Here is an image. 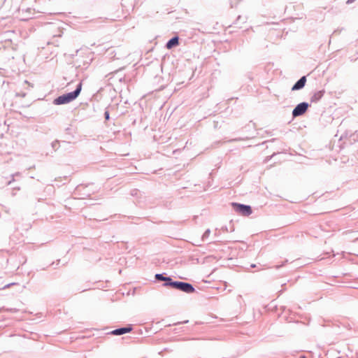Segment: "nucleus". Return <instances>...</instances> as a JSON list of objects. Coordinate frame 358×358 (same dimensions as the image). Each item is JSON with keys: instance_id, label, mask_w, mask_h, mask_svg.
Masks as SVG:
<instances>
[{"instance_id": "1", "label": "nucleus", "mask_w": 358, "mask_h": 358, "mask_svg": "<svg viewBox=\"0 0 358 358\" xmlns=\"http://www.w3.org/2000/svg\"><path fill=\"white\" fill-rule=\"evenodd\" d=\"M155 278L157 280L166 281L164 285L171 289H179L181 291H194V288L189 283L183 282H171V279L170 278H165L162 274H157Z\"/></svg>"}, {"instance_id": "2", "label": "nucleus", "mask_w": 358, "mask_h": 358, "mask_svg": "<svg viewBox=\"0 0 358 358\" xmlns=\"http://www.w3.org/2000/svg\"><path fill=\"white\" fill-rule=\"evenodd\" d=\"M82 87V84L80 83L77 87V89L72 92L68 93L66 94H64L62 96H59L55 100V103L56 104H64L71 101L74 100L80 94Z\"/></svg>"}, {"instance_id": "3", "label": "nucleus", "mask_w": 358, "mask_h": 358, "mask_svg": "<svg viewBox=\"0 0 358 358\" xmlns=\"http://www.w3.org/2000/svg\"><path fill=\"white\" fill-rule=\"evenodd\" d=\"M136 292H115L114 294L110 297V301L112 302L122 301L124 299V302H129L131 301V299L135 296Z\"/></svg>"}, {"instance_id": "4", "label": "nucleus", "mask_w": 358, "mask_h": 358, "mask_svg": "<svg viewBox=\"0 0 358 358\" xmlns=\"http://www.w3.org/2000/svg\"><path fill=\"white\" fill-rule=\"evenodd\" d=\"M232 206L237 213L243 216H248L252 213V209L250 206L233 203Z\"/></svg>"}, {"instance_id": "5", "label": "nucleus", "mask_w": 358, "mask_h": 358, "mask_svg": "<svg viewBox=\"0 0 358 358\" xmlns=\"http://www.w3.org/2000/svg\"><path fill=\"white\" fill-rule=\"evenodd\" d=\"M133 330L132 324H127L124 327H121L112 330L109 334L114 336H121L131 332Z\"/></svg>"}, {"instance_id": "6", "label": "nucleus", "mask_w": 358, "mask_h": 358, "mask_svg": "<svg viewBox=\"0 0 358 358\" xmlns=\"http://www.w3.org/2000/svg\"><path fill=\"white\" fill-rule=\"evenodd\" d=\"M308 107V104L307 103L303 102L298 104L296 108L292 111V115L294 117H297L301 115L306 113Z\"/></svg>"}, {"instance_id": "7", "label": "nucleus", "mask_w": 358, "mask_h": 358, "mask_svg": "<svg viewBox=\"0 0 358 358\" xmlns=\"http://www.w3.org/2000/svg\"><path fill=\"white\" fill-rule=\"evenodd\" d=\"M306 76H303L302 78H300V80H299L296 83V84L292 87V90L293 91H294V90H298L303 88L306 84Z\"/></svg>"}, {"instance_id": "8", "label": "nucleus", "mask_w": 358, "mask_h": 358, "mask_svg": "<svg viewBox=\"0 0 358 358\" xmlns=\"http://www.w3.org/2000/svg\"><path fill=\"white\" fill-rule=\"evenodd\" d=\"M178 45V38L173 37L166 43V48L168 49L172 48L173 46Z\"/></svg>"}, {"instance_id": "9", "label": "nucleus", "mask_w": 358, "mask_h": 358, "mask_svg": "<svg viewBox=\"0 0 358 358\" xmlns=\"http://www.w3.org/2000/svg\"><path fill=\"white\" fill-rule=\"evenodd\" d=\"M2 311L9 312V313H17L19 311V309L15 308L1 307V308H0V312H2Z\"/></svg>"}, {"instance_id": "10", "label": "nucleus", "mask_w": 358, "mask_h": 358, "mask_svg": "<svg viewBox=\"0 0 358 358\" xmlns=\"http://www.w3.org/2000/svg\"><path fill=\"white\" fill-rule=\"evenodd\" d=\"M188 322H189V320H184V321H182V322H176V323L173 324V325H178V324H187Z\"/></svg>"}, {"instance_id": "11", "label": "nucleus", "mask_w": 358, "mask_h": 358, "mask_svg": "<svg viewBox=\"0 0 358 358\" xmlns=\"http://www.w3.org/2000/svg\"><path fill=\"white\" fill-rule=\"evenodd\" d=\"M105 117H106V120H108V119H109V113H108V111H106V112L105 113Z\"/></svg>"}, {"instance_id": "12", "label": "nucleus", "mask_w": 358, "mask_h": 358, "mask_svg": "<svg viewBox=\"0 0 358 358\" xmlns=\"http://www.w3.org/2000/svg\"><path fill=\"white\" fill-rule=\"evenodd\" d=\"M355 0H348L347 3H352Z\"/></svg>"}, {"instance_id": "13", "label": "nucleus", "mask_w": 358, "mask_h": 358, "mask_svg": "<svg viewBox=\"0 0 358 358\" xmlns=\"http://www.w3.org/2000/svg\"><path fill=\"white\" fill-rule=\"evenodd\" d=\"M173 332H174L175 334L178 333V329H173Z\"/></svg>"}, {"instance_id": "14", "label": "nucleus", "mask_w": 358, "mask_h": 358, "mask_svg": "<svg viewBox=\"0 0 358 358\" xmlns=\"http://www.w3.org/2000/svg\"><path fill=\"white\" fill-rule=\"evenodd\" d=\"M299 358H307L305 355H301Z\"/></svg>"}, {"instance_id": "15", "label": "nucleus", "mask_w": 358, "mask_h": 358, "mask_svg": "<svg viewBox=\"0 0 358 358\" xmlns=\"http://www.w3.org/2000/svg\"><path fill=\"white\" fill-rule=\"evenodd\" d=\"M251 266L252 267H255V264H252Z\"/></svg>"}, {"instance_id": "16", "label": "nucleus", "mask_w": 358, "mask_h": 358, "mask_svg": "<svg viewBox=\"0 0 358 358\" xmlns=\"http://www.w3.org/2000/svg\"><path fill=\"white\" fill-rule=\"evenodd\" d=\"M142 358H145V357H142Z\"/></svg>"}]
</instances>
